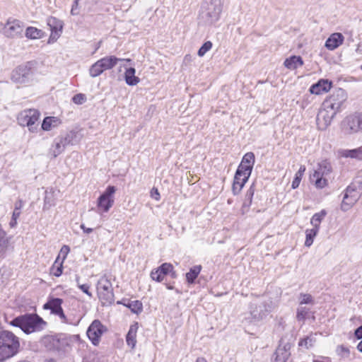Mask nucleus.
Returning a JSON list of instances; mask_svg holds the SVG:
<instances>
[{
  "label": "nucleus",
  "instance_id": "obj_12",
  "mask_svg": "<svg viewBox=\"0 0 362 362\" xmlns=\"http://www.w3.org/2000/svg\"><path fill=\"white\" fill-rule=\"evenodd\" d=\"M342 128L346 134L356 133L362 130V114L351 115L343 121Z\"/></svg>",
  "mask_w": 362,
  "mask_h": 362
},
{
  "label": "nucleus",
  "instance_id": "obj_33",
  "mask_svg": "<svg viewBox=\"0 0 362 362\" xmlns=\"http://www.w3.org/2000/svg\"><path fill=\"white\" fill-rule=\"evenodd\" d=\"M251 173L249 171H244V170H242L239 168H238L234 180L238 181V182H240L242 185H245V183L248 180Z\"/></svg>",
  "mask_w": 362,
  "mask_h": 362
},
{
  "label": "nucleus",
  "instance_id": "obj_32",
  "mask_svg": "<svg viewBox=\"0 0 362 362\" xmlns=\"http://www.w3.org/2000/svg\"><path fill=\"white\" fill-rule=\"evenodd\" d=\"M316 334H310L309 336L301 339L298 342V346L300 347H304L307 349L312 347L316 341Z\"/></svg>",
  "mask_w": 362,
  "mask_h": 362
},
{
  "label": "nucleus",
  "instance_id": "obj_45",
  "mask_svg": "<svg viewBox=\"0 0 362 362\" xmlns=\"http://www.w3.org/2000/svg\"><path fill=\"white\" fill-rule=\"evenodd\" d=\"M72 100L74 103L81 105L85 103L86 100V97L84 94L78 93L73 97Z\"/></svg>",
  "mask_w": 362,
  "mask_h": 362
},
{
  "label": "nucleus",
  "instance_id": "obj_56",
  "mask_svg": "<svg viewBox=\"0 0 362 362\" xmlns=\"http://www.w3.org/2000/svg\"><path fill=\"white\" fill-rule=\"evenodd\" d=\"M196 362H207V361L204 357H198L196 360Z\"/></svg>",
  "mask_w": 362,
  "mask_h": 362
},
{
  "label": "nucleus",
  "instance_id": "obj_44",
  "mask_svg": "<svg viewBox=\"0 0 362 362\" xmlns=\"http://www.w3.org/2000/svg\"><path fill=\"white\" fill-rule=\"evenodd\" d=\"M80 277L76 276V281L77 283L78 287L86 294H87L89 297H92V293L89 291L90 286L87 284H81L79 282Z\"/></svg>",
  "mask_w": 362,
  "mask_h": 362
},
{
  "label": "nucleus",
  "instance_id": "obj_26",
  "mask_svg": "<svg viewBox=\"0 0 362 362\" xmlns=\"http://www.w3.org/2000/svg\"><path fill=\"white\" fill-rule=\"evenodd\" d=\"M138 327L137 324H134L131 325L129 332L126 336V341L128 346H131L132 349L135 346L136 343V332H137Z\"/></svg>",
  "mask_w": 362,
  "mask_h": 362
},
{
  "label": "nucleus",
  "instance_id": "obj_25",
  "mask_svg": "<svg viewBox=\"0 0 362 362\" xmlns=\"http://www.w3.org/2000/svg\"><path fill=\"white\" fill-rule=\"evenodd\" d=\"M61 121L56 117H47L44 119L41 128L45 131H49L59 125Z\"/></svg>",
  "mask_w": 362,
  "mask_h": 362
},
{
  "label": "nucleus",
  "instance_id": "obj_30",
  "mask_svg": "<svg viewBox=\"0 0 362 362\" xmlns=\"http://www.w3.org/2000/svg\"><path fill=\"white\" fill-rule=\"evenodd\" d=\"M202 270L201 265H196L190 268L189 271L186 274V279L189 284L194 283L195 279Z\"/></svg>",
  "mask_w": 362,
  "mask_h": 362
},
{
  "label": "nucleus",
  "instance_id": "obj_22",
  "mask_svg": "<svg viewBox=\"0 0 362 362\" xmlns=\"http://www.w3.org/2000/svg\"><path fill=\"white\" fill-rule=\"evenodd\" d=\"M255 163V155L252 152H248L243 156L238 168L244 171L252 172V166Z\"/></svg>",
  "mask_w": 362,
  "mask_h": 362
},
{
  "label": "nucleus",
  "instance_id": "obj_54",
  "mask_svg": "<svg viewBox=\"0 0 362 362\" xmlns=\"http://www.w3.org/2000/svg\"><path fill=\"white\" fill-rule=\"evenodd\" d=\"M355 336L357 339L362 338V325L356 329Z\"/></svg>",
  "mask_w": 362,
  "mask_h": 362
},
{
  "label": "nucleus",
  "instance_id": "obj_42",
  "mask_svg": "<svg viewBox=\"0 0 362 362\" xmlns=\"http://www.w3.org/2000/svg\"><path fill=\"white\" fill-rule=\"evenodd\" d=\"M150 276L153 280L158 282L162 281L165 276V275L161 273V271H159L158 268L152 270Z\"/></svg>",
  "mask_w": 362,
  "mask_h": 362
},
{
  "label": "nucleus",
  "instance_id": "obj_15",
  "mask_svg": "<svg viewBox=\"0 0 362 362\" xmlns=\"http://www.w3.org/2000/svg\"><path fill=\"white\" fill-rule=\"evenodd\" d=\"M337 112L329 108L322 107L317 116V124L320 129H325L330 125Z\"/></svg>",
  "mask_w": 362,
  "mask_h": 362
},
{
  "label": "nucleus",
  "instance_id": "obj_14",
  "mask_svg": "<svg viewBox=\"0 0 362 362\" xmlns=\"http://www.w3.org/2000/svg\"><path fill=\"white\" fill-rule=\"evenodd\" d=\"M33 76V72L30 67L26 65H21L18 66L13 70L11 79L16 83H25L28 82Z\"/></svg>",
  "mask_w": 362,
  "mask_h": 362
},
{
  "label": "nucleus",
  "instance_id": "obj_55",
  "mask_svg": "<svg viewBox=\"0 0 362 362\" xmlns=\"http://www.w3.org/2000/svg\"><path fill=\"white\" fill-rule=\"evenodd\" d=\"M69 252V247L67 245H64L61 249V252H63L66 255Z\"/></svg>",
  "mask_w": 362,
  "mask_h": 362
},
{
  "label": "nucleus",
  "instance_id": "obj_38",
  "mask_svg": "<svg viewBox=\"0 0 362 362\" xmlns=\"http://www.w3.org/2000/svg\"><path fill=\"white\" fill-rule=\"evenodd\" d=\"M103 70L98 61L94 63L89 69V74L91 77H97L103 73Z\"/></svg>",
  "mask_w": 362,
  "mask_h": 362
},
{
  "label": "nucleus",
  "instance_id": "obj_57",
  "mask_svg": "<svg viewBox=\"0 0 362 362\" xmlns=\"http://www.w3.org/2000/svg\"><path fill=\"white\" fill-rule=\"evenodd\" d=\"M357 349L359 351L362 352V340L358 343Z\"/></svg>",
  "mask_w": 362,
  "mask_h": 362
},
{
  "label": "nucleus",
  "instance_id": "obj_17",
  "mask_svg": "<svg viewBox=\"0 0 362 362\" xmlns=\"http://www.w3.org/2000/svg\"><path fill=\"white\" fill-rule=\"evenodd\" d=\"M344 41V35L340 33H332L326 40L325 47L331 51L338 48Z\"/></svg>",
  "mask_w": 362,
  "mask_h": 362
},
{
  "label": "nucleus",
  "instance_id": "obj_59",
  "mask_svg": "<svg viewBox=\"0 0 362 362\" xmlns=\"http://www.w3.org/2000/svg\"><path fill=\"white\" fill-rule=\"evenodd\" d=\"M166 288H167L168 289H169V290H173V289H174V287H173V286H171V285H169V284H167V285H166Z\"/></svg>",
  "mask_w": 362,
  "mask_h": 362
},
{
  "label": "nucleus",
  "instance_id": "obj_8",
  "mask_svg": "<svg viewBox=\"0 0 362 362\" xmlns=\"http://www.w3.org/2000/svg\"><path fill=\"white\" fill-rule=\"evenodd\" d=\"M346 99L347 96L344 90L338 88L323 102V107L337 112Z\"/></svg>",
  "mask_w": 362,
  "mask_h": 362
},
{
  "label": "nucleus",
  "instance_id": "obj_9",
  "mask_svg": "<svg viewBox=\"0 0 362 362\" xmlns=\"http://www.w3.org/2000/svg\"><path fill=\"white\" fill-rule=\"evenodd\" d=\"M23 31V23L14 18H8L2 28L3 35L8 38L22 37Z\"/></svg>",
  "mask_w": 362,
  "mask_h": 362
},
{
  "label": "nucleus",
  "instance_id": "obj_29",
  "mask_svg": "<svg viewBox=\"0 0 362 362\" xmlns=\"http://www.w3.org/2000/svg\"><path fill=\"white\" fill-rule=\"evenodd\" d=\"M326 215L327 211L323 209L321 211L316 213L313 216L310 220V223L313 226V228L319 230L320 223L326 216Z\"/></svg>",
  "mask_w": 362,
  "mask_h": 362
},
{
  "label": "nucleus",
  "instance_id": "obj_31",
  "mask_svg": "<svg viewBox=\"0 0 362 362\" xmlns=\"http://www.w3.org/2000/svg\"><path fill=\"white\" fill-rule=\"evenodd\" d=\"M47 21L51 30L62 32L63 28V23L62 21L51 16L47 18Z\"/></svg>",
  "mask_w": 362,
  "mask_h": 362
},
{
  "label": "nucleus",
  "instance_id": "obj_7",
  "mask_svg": "<svg viewBox=\"0 0 362 362\" xmlns=\"http://www.w3.org/2000/svg\"><path fill=\"white\" fill-rule=\"evenodd\" d=\"M40 117V112L35 109H28L21 112L17 117L18 122L21 126L28 127L31 132L37 130Z\"/></svg>",
  "mask_w": 362,
  "mask_h": 362
},
{
  "label": "nucleus",
  "instance_id": "obj_21",
  "mask_svg": "<svg viewBox=\"0 0 362 362\" xmlns=\"http://www.w3.org/2000/svg\"><path fill=\"white\" fill-rule=\"evenodd\" d=\"M122 66L125 68L124 80L127 84L129 86L137 85L140 81V78L135 76L136 69L133 67L127 68L126 65H122Z\"/></svg>",
  "mask_w": 362,
  "mask_h": 362
},
{
  "label": "nucleus",
  "instance_id": "obj_52",
  "mask_svg": "<svg viewBox=\"0 0 362 362\" xmlns=\"http://www.w3.org/2000/svg\"><path fill=\"white\" fill-rule=\"evenodd\" d=\"M54 271H53V274L55 276H61V274H62V264H59V266L57 267L56 269H53Z\"/></svg>",
  "mask_w": 362,
  "mask_h": 362
},
{
  "label": "nucleus",
  "instance_id": "obj_5",
  "mask_svg": "<svg viewBox=\"0 0 362 362\" xmlns=\"http://www.w3.org/2000/svg\"><path fill=\"white\" fill-rule=\"evenodd\" d=\"M97 290L99 299L103 305H110L115 300L112 283L106 275H103L98 281Z\"/></svg>",
  "mask_w": 362,
  "mask_h": 362
},
{
  "label": "nucleus",
  "instance_id": "obj_41",
  "mask_svg": "<svg viewBox=\"0 0 362 362\" xmlns=\"http://www.w3.org/2000/svg\"><path fill=\"white\" fill-rule=\"evenodd\" d=\"M300 305L314 304V300L310 294L300 293L299 296Z\"/></svg>",
  "mask_w": 362,
  "mask_h": 362
},
{
  "label": "nucleus",
  "instance_id": "obj_50",
  "mask_svg": "<svg viewBox=\"0 0 362 362\" xmlns=\"http://www.w3.org/2000/svg\"><path fill=\"white\" fill-rule=\"evenodd\" d=\"M151 198L158 201L160 199V193L157 188L153 187L151 191Z\"/></svg>",
  "mask_w": 362,
  "mask_h": 362
},
{
  "label": "nucleus",
  "instance_id": "obj_40",
  "mask_svg": "<svg viewBox=\"0 0 362 362\" xmlns=\"http://www.w3.org/2000/svg\"><path fill=\"white\" fill-rule=\"evenodd\" d=\"M309 313V309L305 308V307H303V306H299L297 309V315H296V317H297V320L298 321H304L308 315Z\"/></svg>",
  "mask_w": 362,
  "mask_h": 362
},
{
  "label": "nucleus",
  "instance_id": "obj_16",
  "mask_svg": "<svg viewBox=\"0 0 362 362\" xmlns=\"http://www.w3.org/2000/svg\"><path fill=\"white\" fill-rule=\"evenodd\" d=\"M118 62H131L132 59H120L116 57L115 56H108L98 60V62L100 65L103 71L113 68Z\"/></svg>",
  "mask_w": 362,
  "mask_h": 362
},
{
  "label": "nucleus",
  "instance_id": "obj_28",
  "mask_svg": "<svg viewBox=\"0 0 362 362\" xmlns=\"http://www.w3.org/2000/svg\"><path fill=\"white\" fill-rule=\"evenodd\" d=\"M65 148L66 146L63 144V143H61V141L57 137L54 139V144L50 148L49 153L54 158H56L59 154H61Z\"/></svg>",
  "mask_w": 362,
  "mask_h": 362
},
{
  "label": "nucleus",
  "instance_id": "obj_1",
  "mask_svg": "<svg viewBox=\"0 0 362 362\" xmlns=\"http://www.w3.org/2000/svg\"><path fill=\"white\" fill-rule=\"evenodd\" d=\"M9 324L21 328L25 334L40 332L45 329L47 322L36 313H26L13 319Z\"/></svg>",
  "mask_w": 362,
  "mask_h": 362
},
{
  "label": "nucleus",
  "instance_id": "obj_62",
  "mask_svg": "<svg viewBox=\"0 0 362 362\" xmlns=\"http://www.w3.org/2000/svg\"><path fill=\"white\" fill-rule=\"evenodd\" d=\"M46 205H47V197H45V207L46 206Z\"/></svg>",
  "mask_w": 362,
  "mask_h": 362
},
{
  "label": "nucleus",
  "instance_id": "obj_23",
  "mask_svg": "<svg viewBox=\"0 0 362 362\" xmlns=\"http://www.w3.org/2000/svg\"><path fill=\"white\" fill-rule=\"evenodd\" d=\"M58 138L66 147L70 144L74 145L79 141L78 133L74 131L69 132L64 135L58 136Z\"/></svg>",
  "mask_w": 362,
  "mask_h": 362
},
{
  "label": "nucleus",
  "instance_id": "obj_36",
  "mask_svg": "<svg viewBox=\"0 0 362 362\" xmlns=\"http://www.w3.org/2000/svg\"><path fill=\"white\" fill-rule=\"evenodd\" d=\"M305 170V167L304 165H301L298 170V171L296 173L295 177L292 182V188H297L300 182L302 176Z\"/></svg>",
  "mask_w": 362,
  "mask_h": 362
},
{
  "label": "nucleus",
  "instance_id": "obj_13",
  "mask_svg": "<svg viewBox=\"0 0 362 362\" xmlns=\"http://www.w3.org/2000/svg\"><path fill=\"white\" fill-rule=\"evenodd\" d=\"M63 300L59 298H53L49 299L44 305L43 308L45 310H50L51 313L59 316L62 322L69 324V322L66 317L62 304Z\"/></svg>",
  "mask_w": 362,
  "mask_h": 362
},
{
  "label": "nucleus",
  "instance_id": "obj_51",
  "mask_svg": "<svg viewBox=\"0 0 362 362\" xmlns=\"http://www.w3.org/2000/svg\"><path fill=\"white\" fill-rule=\"evenodd\" d=\"M78 1H79V0H75L74 4L72 6V8L71 10V13L72 15H78L79 13L78 11Z\"/></svg>",
  "mask_w": 362,
  "mask_h": 362
},
{
  "label": "nucleus",
  "instance_id": "obj_6",
  "mask_svg": "<svg viewBox=\"0 0 362 362\" xmlns=\"http://www.w3.org/2000/svg\"><path fill=\"white\" fill-rule=\"evenodd\" d=\"M332 172L330 163L327 160L320 162L314 173L310 175V180L315 183L317 188L322 189L327 185L328 181L327 176Z\"/></svg>",
  "mask_w": 362,
  "mask_h": 362
},
{
  "label": "nucleus",
  "instance_id": "obj_64",
  "mask_svg": "<svg viewBox=\"0 0 362 362\" xmlns=\"http://www.w3.org/2000/svg\"><path fill=\"white\" fill-rule=\"evenodd\" d=\"M356 52H359V47L356 49Z\"/></svg>",
  "mask_w": 362,
  "mask_h": 362
},
{
  "label": "nucleus",
  "instance_id": "obj_37",
  "mask_svg": "<svg viewBox=\"0 0 362 362\" xmlns=\"http://www.w3.org/2000/svg\"><path fill=\"white\" fill-rule=\"evenodd\" d=\"M125 305L134 313H139L141 312L143 309L142 303L139 300H132Z\"/></svg>",
  "mask_w": 362,
  "mask_h": 362
},
{
  "label": "nucleus",
  "instance_id": "obj_61",
  "mask_svg": "<svg viewBox=\"0 0 362 362\" xmlns=\"http://www.w3.org/2000/svg\"><path fill=\"white\" fill-rule=\"evenodd\" d=\"M265 243H266V240H264V242H262L261 243V246L262 247L264 246L265 245Z\"/></svg>",
  "mask_w": 362,
  "mask_h": 362
},
{
  "label": "nucleus",
  "instance_id": "obj_3",
  "mask_svg": "<svg viewBox=\"0 0 362 362\" xmlns=\"http://www.w3.org/2000/svg\"><path fill=\"white\" fill-rule=\"evenodd\" d=\"M19 348V338L13 332L5 330L0 333V362L16 355Z\"/></svg>",
  "mask_w": 362,
  "mask_h": 362
},
{
  "label": "nucleus",
  "instance_id": "obj_47",
  "mask_svg": "<svg viewBox=\"0 0 362 362\" xmlns=\"http://www.w3.org/2000/svg\"><path fill=\"white\" fill-rule=\"evenodd\" d=\"M45 344H52V346L48 347L49 349L54 348L56 347L59 344V340L56 339L53 337H47L45 339Z\"/></svg>",
  "mask_w": 362,
  "mask_h": 362
},
{
  "label": "nucleus",
  "instance_id": "obj_53",
  "mask_svg": "<svg viewBox=\"0 0 362 362\" xmlns=\"http://www.w3.org/2000/svg\"><path fill=\"white\" fill-rule=\"evenodd\" d=\"M23 202L21 199H19L18 200L16 203H15V208H14V210L13 211H21V208L23 207Z\"/></svg>",
  "mask_w": 362,
  "mask_h": 362
},
{
  "label": "nucleus",
  "instance_id": "obj_18",
  "mask_svg": "<svg viewBox=\"0 0 362 362\" xmlns=\"http://www.w3.org/2000/svg\"><path fill=\"white\" fill-rule=\"evenodd\" d=\"M332 82L327 79H320L316 83L311 86L310 92L312 94L319 95L330 90Z\"/></svg>",
  "mask_w": 362,
  "mask_h": 362
},
{
  "label": "nucleus",
  "instance_id": "obj_46",
  "mask_svg": "<svg viewBox=\"0 0 362 362\" xmlns=\"http://www.w3.org/2000/svg\"><path fill=\"white\" fill-rule=\"evenodd\" d=\"M20 215H21V211H13L11 220L9 223V226L11 228L16 227V226L17 225V219L19 218Z\"/></svg>",
  "mask_w": 362,
  "mask_h": 362
},
{
  "label": "nucleus",
  "instance_id": "obj_49",
  "mask_svg": "<svg viewBox=\"0 0 362 362\" xmlns=\"http://www.w3.org/2000/svg\"><path fill=\"white\" fill-rule=\"evenodd\" d=\"M243 186L244 185H242L240 182H238V181L234 180L233 184V192L234 194H238Z\"/></svg>",
  "mask_w": 362,
  "mask_h": 362
},
{
  "label": "nucleus",
  "instance_id": "obj_58",
  "mask_svg": "<svg viewBox=\"0 0 362 362\" xmlns=\"http://www.w3.org/2000/svg\"><path fill=\"white\" fill-rule=\"evenodd\" d=\"M93 231V228H86V229L83 231L86 233H90Z\"/></svg>",
  "mask_w": 362,
  "mask_h": 362
},
{
  "label": "nucleus",
  "instance_id": "obj_11",
  "mask_svg": "<svg viewBox=\"0 0 362 362\" xmlns=\"http://www.w3.org/2000/svg\"><path fill=\"white\" fill-rule=\"evenodd\" d=\"M107 331V328L98 320L92 322L87 330V336L93 345L99 344L102 335Z\"/></svg>",
  "mask_w": 362,
  "mask_h": 362
},
{
  "label": "nucleus",
  "instance_id": "obj_48",
  "mask_svg": "<svg viewBox=\"0 0 362 362\" xmlns=\"http://www.w3.org/2000/svg\"><path fill=\"white\" fill-rule=\"evenodd\" d=\"M60 33L61 32L51 30V35H50L49 38L48 40V43L51 44V43H53L55 41H57V40L60 36Z\"/></svg>",
  "mask_w": 362,
  "mask_h": 362
},
{
  "label": "nucleus",
  "instance_id": "obj_34",
  "mask_svg": "<svg viewBox=\"0 0 362 362\" xmlns=\"http://www.w3.org/2000/svg\"><path fill=\"white\" fill-rule=\"evenodd\" d=\"M318 230L312 228V229H307L305 230V245L306 247H310L313 243L314 238L317 235L318 233Z\"/></svg>",
  "mask_w": 362,
  "mask_h": 362
},
{
  "label": "nucleus",
  "instance_id": "obj_63",
  "mask_svg": "<svg viewBox=\"0 0 362 362\" xmlns=\"http://www.w3.org/2000/svg\"><path fill=\"white\" fill-rule=\"evenodd\" d=\"M342 349H343L344 351H345L348 352V350H347V349H344V348H343V347H342Z\"/></svg>",
  "mask_w": 362,
  "mask_h": 362
},
{
  "label": "nucleus",
  "instance_id": "obj_27",
  "mask_svg": "<svg viewBox=\"0 0 362 362\" xmlns=\"http://www.w3.org/2000/svg\"><path fill=\"white\" fill-rule=\"evenodd\" d=\"M25 35L27 38L36 40L42 38L45 33L42 30L30 26L26 28Z\"/></svg>",
  "mask_w": 362,
  "mask_h": 362
},
{
  "label": "nucleus",
  "instance_id": "obj_19",
  "mask_svg": "<svg viewBox=\"0 0 362 362\" xmlns=\"http://www.w3.org/2000/svg\"><path fill=\"white\" fill-rule=\"evenodd\" d=\"M290 347L288 343L284 345L280 344L275 352V362H286L290 356Z\"/></svg>",
  "mask_w": 362,
  "mask_h": 362
},
{
  "label": "nucleus",
  "instance_id": "obj_39",
  "mask_svg": "<svg viewBox=\"0 0 362 362\" xmlns=\"http://www.w3.org/2000/svg\"><path fill=\"white\" fill-rule=\"evenodd\" d=\"M159 271L165 276L169 273H172V276H175V272H173V266L170 263H163L158 267Z\"/></svg>",
  "mask_w": 362,
  "mask_h": 362
},
{
  "label": "nucleus",
  "instance_id": "obj_20",
  "mask_svg": "<svg viewBox=\"0 0 362 362\" xmlns=\"http://www.w3.org/2000/svg\"><path fill=\"white\" fill-rule=\"evenodd\" d=\"M337 156L341 158L362 159V146L354 149H339Z\"/></svg>",
  "mask_w": 362,
  "mask_h": 362
},
{
  "label": "nucleus",
  "instance_id": "obj_4",
  "mask_svg": "<svg viewBox=\"0 0 362 362\" xmlns=\"http://www.w3.org/2000/svg\"><path fill=\"white\" fill-rule=\"evenodd\" d=\"M362 194V182L355 180L346 189L341 209L343 211L349 210L360 199Z\"/></svg>",
  "mask_w": 362,
  "mask_h": 362
},
{
  "label": "nucleus",
  "instance_id": "obj_10",
  "mask_svg": "<svg viewBox=\"0 0 362 362\" xmlns=\"http://www.w3.org/2000/svg\"><path fill=\"white\" fill-rule=\"evenodd\" d=\"M116 188L108 186L105 192L98 197L97 207L99 212H107L114 204V194Z\"/></svg>",
  "mask_w": 362,
  "mask_h": 362
},
{
  "label": "nucleus",
  "instance_id": "obj_24",
  "mask_svg": "<svg viewBox=\"0 0 362 362\" xmlns=\"http://www.w3.org/2000/svg\"><path fill=\"white\" fill-rule=\"evenodd\" d=\"M284 64L287 69L294 70L303 65V60L301 57L293 55L287 58Z\"/></svg>",
  "mask_w": 362,
  "mask_h": 362
},
{
  "label": "nucleus",
  "instance_id": "obj_2",
  "mask_svg": "<svg viewBox=\"0 0 362 362\" xmlns=\"http://www.w3.org/2000/svg\"><path fill=\"white\" fill-rule=\"evenodd\" d=\"M223 0H204L199 11L200 23L212 25L220 18L223 10Z\"/></svg>",
  "mask_w": 362,
  "mask_h": 362
},
{
  "label": "nucleus",
  "instance_id": "obj_35",
  "mask_svg": "<svg viewBox=\"0 0 362 362\" xmlns=\"http://www.w3.org/2000/svg\"><path fill=\"white\" fill-rule=\"evenodd\" d=\"M253 194H254V191L250 187L248 189V191L247 192V194L245 195V200L243 204V206H242V209H241L243 214H244L245 213H246L247 211V210L250 207V205L251 204V202H252V197L253 196Z\"/></svg>",
  "mask_w": 362,
  "mask_h": 362
},
{
  "label": "nucleus",
  "instance_id": "obj_60",
  "mask_svg": "<svg viewBox=\"0 0 362 362\" xmlns=\"http://www.w3.org/2000/svg\"><path fill=\"white\" fill-rule=\"evenodd\" d=\"M80 228L84 231L86 229V227L85 226L84 224H81Z\"/></svg>",
  "mask_w": 362,
  "mask_h": 362
},
{
  "label": "nucleus",
  "instance_id": "obj_43",
  "mask_svg": "<svg viewBox=\"0 0 362 362\" xmlns=\"http://www.w3.org/2000/svg\"><path fill=\"white\" fill-rule=\"evenodd\" d=\"M212 47V43L210 41H207L204 42L202 46L198 50V55L199 57H203L208 51H209Z\"/></svg>",
  "mask_w": 362,
  "mask_h": 362
}]
</instances>
